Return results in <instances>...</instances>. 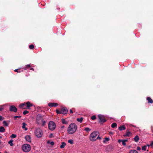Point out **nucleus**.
<instances>
[{"label": "nucleus", "mask_w": 153, "mask_h": 153, "mask_svg": "<svg viewBox=\"0 0 153 153\" xmlns=\"http://www.w3.org/2000/svg\"><path fill=\"white\" fill-rule=\"evenodd\" d=\"M129 153H138V152L135 150L132 149L130 151Z\"/></svg>", "instance_id": "obj_19"}, {"label": "nucleus", "mask_w": 153, "mask_h": 153, "mask_svg": "<svg viewBox=\"0 0 153 153\" xmlns=\"http://www.w3.org/2000/svg\"><path fill=\"white\" fill-rule=\"evenodd\" d=\"M65 145H66V143L64 142H62L61 143V144L60 145V147L61 149L64 148L65 147Z\"/></svg>", "instance_id": "obj_17"}, {"label": "nucleus", "mask_w": 153, "mask_h": 153, "mask_svg": "<svg viewBox=\"0 0 153 153\" xmlns=\"http://www.w3.org/2000/svg\"><path fill=\"white\" fill-rule=\"evenodd\" d=\"M9 109L11 111L16 112L17 111V108L14 105L10 106L9 108Z\"/></svg>", "instance_id": "obj_7"}, {"label": "nucleus", "mask_w": 153, "mask_h": 153, "mask_svg": "<svg viewBox=\"0 0 153 153\" xmlns=\"http://www.w3.org/2000/svg\"><path fill=\"white\" fill-rule=\"evenodd\" d=\"M53 137V134H51L50 135V137L51 138Z\"/></svg>", "instance_id": "obj_44"}, {"label": "nucleus", "mask_w": 153, "mask_h": 153, "mask_svg": "<svg viewBox=\"0 0 153 153\" xmlns=\"http://www.w3.org/2000/svg\"><path fill=\"white\" fill-rule=\"evenodd\" d=\"M28 113V111H24L23 112V114L24 115Z\"/></svg>", "instance_id": "obj_38"}, {"label": "nucleus", "mask_w": 153, "mask_h": 153, "mask_svg": "<svg viewBox=\"0 0 153 153\" xmlns=\"http://www.w3.org/2000/svg\"><path fill=\"white\" fill-rule=\"evenodd\" d=\"M132 126L133 127H135V126Z\"/></svg>", "instance_id": "obj_54"}, {"label": "nucleus", "mask_w": 153, "mask_h": 153, "mask_svg": "<svg viewBox=\"0 0 153 153\" xmlns=\"http://www.w3.org/2000/svg\"><path fill=\"white\" fill-rule=\"evenodd\" d=\"M13 140L11 139L8 141V143L10 144V146H12L13 145Z\"/></svg>", "instance_id": "obj_18"}, {"label": "nucleus", "mask_w": 153, "mask_h": 153, "mask_svg": "<svg viewBox=\"0 0 153 153\" xmlns=\"http://www.w3.org/2000/svg\"><path fill=\"white\" fill-rule=\"evenodd\" d=\"M99 134L97 131H93L91 133L89 137V140L91 141H95L97 140V137Z\"/></svg>", "instance_id": "obj_2"}, {"label": "nucleus", "mask_w": 153, "mask_h": 153, "mask_svg": "<svg viewBox=\"0 0 153 153\" xmlns=\"http://www.w3.org/2000/svg\"><path fill=\"white\" fill-rule=\"evenodd\" d=\"M98 117L100 120V122H105L106 121L104 116L102 115H99Z\"/></svg>", "instance_id": "obj_6"}, {"label": "nucleus", "mask_w": 153, "mask_h": 153, "mask_svg": "<svg viewBox=\"0 0 153 153\" xmlns=\"http://www.w3.org/2000/svg\"><path fill=\"white\" fill-rule=\"evenodd\" d=\"M56 113L57 114H62V111H59V110H56Z\"/></svg>", "instance_id": "obj_35"}, {"label": "nucleus", "mask_w": 153, "mask_h": 153, "mask_svg": "<svg viewBox=\"0 0 153 153\" xmlns=\"http://www.w3.org/2000/svg\"><path fill=\"white\" fill-rule=\"evenodd\" d=\"M137 149L138 151H140L141 150V148L140 147L138 146L137 148Z\"/></svg>", "instance_id": "obj_39"}, {"label": "nucleus", "mask_w": 153, "mask_h": 153, "mask_svg": "<svg viewBox=\"0 0 153 153\" xmlns=\"http://www.w3.org/2000/svg\"><path fill=\"white\" fill-rule=\"evenodd\" d=\"M18 69H15L14 70V71L15 72H17L18 71Z\"/></svg>", "instance_id": "obj_50"}, {"label": "nucleus", "mask_w": 153, "mask_h": 153, "mask_svg": "<svg viewBox=\"0 0 153 153\" xmlns=\"http://www.w3.org/2000/svg\"><path fill=\"white\" fill-rule=\"evenodd\" d=\"M64 127V126H62L61 128H63Z\"/></svg>", "instance_id": "obj_52"}, {"label": "nucleus", "mask_w": 153, "mask_h": 153, "mask_svg": "<svg viewBox=\"0 0 153 153\" xmlns=\"http://www.w3.org/2000/svg\"><path fill=\"white\" fill-rule=\"evenodd\" d=\"M25 105H26V103L25 102L23 103H22V104H20L19 105V107L21 108H22L23 109H25V108L24 107V106Z\"/></svg>", "instance_id": "obj_15"}, {"label": "nucleus", "mask_w": 153, "mask_h": 153, "mask_svg": "<svg viewBox=\"0 0 153 153\" xmlns=\"http://www.w3.org/2000/svg\"><path fill=\"white\" fill-rule=\"evenodd\" d=\"M131 134V132L129 131H127L126 132V134L125 135H124V137H127V136H129Z\"/></svg>", "instance_id": "obj_21"}, {"label": "nucleus", "mask_w": 153, "mask_h": 153, "mask_svg": "<svg viewBox=\"0 0 153 153\" xmlns=\"http://www.w3.org/2000/svg\"><path fill=\"white\" fill-rule=\"evenodd\" d=\"M151 129H152H152H153V127L152 126L151 127Z\"/></svg>", "instance_id": "obj_53"}, {"label": "nucleus", "mask_w": 153, "mask_h": 153, "mask_svg": "<svg viewBox=\"0 0 153 153\" xmlns=\"http://www.w3.org/2000/svg\"><path fill=\"white\" fill-rule=\"evenodd\" d=\"M68 142L71 144H73L74 143V141L72 139H70L68 140Z\"/></svg>", "instance_id": "obj_26"}, {"label": "nucleus", "mask_w": 153, "mask_h": 153, "mask_svg": "<svg viewBox=\"0 0 153 153\" xmlns=\"http://www.w3.org/2000/svg\"><path fill=\"white\" fill-rule=\"evenodd\" d=\"M126 129L125 126L124 125L121 126L119 127V129L120 131H122L123 130H124Z\"/></svg>", "instance_id": "obj_14"}, {"label": "nucleus", "mask_w": 153, "mask_h": 153, "mask_svg": "<svg viewBox=\"0 0 153 153\" xmlns=\"http://www.w3.org/2000/svg\"><path fill=\"white\" fill-rule=\"evenodd\" d=\"M30 67V64L27 65H26L25 67V68H24L25 69V70H26V68H29Z\"/></svg>", "instance_id": "obj_37"}, {"label": "nucleus", "mask_w": 153, "mask_h": 153, "mask_svg": "<svg viewBox=\"0 0 153 153\" xmlns=\"http://www.w3.org/2000/svg\"><path fill=\"white\" fill-rule=\"evenodd\" d=\"M0 153H1V152H0Z\"/></svg>", "instance_id": "obj_55"}, {"label": "nucleus", "mask_w": 153, "mask_h": 153, "mask_svg": "<svg viewBox=\"0 0 153 153\" xmlns=\"http://www.w3.org/2000/svg\"><path fill=\"white\" fill-rule=\"evenodd\" d=\"M97 140L99 139V140H100L101 139L102 137H100L98 136L97 137Z\"/></svg>", "instance_id": "obj_40"}, {"label": "nucleus", "mask_w": 153, "mask_h": 153, "mask_svg": "<svg viewBox=\"0 0 153 153\" xmlns=\"http://www.w3.org/2000/svg\"><path fill=\"white\" fill-rule=\"evenodd\" d=\"M117 126V124L115 123H113L111 125V127L114 128Z\"/></svg>", "instance_id": "obj_31"}, {"label": "nucleus", "mask_w": 153, "mask_h": 153, "mask_svg": "<svg viewBox=\"0 0 153 153\" xmlns=\"http://www.w3.org/2000/svg\"><path fill=\"white\" fill-rule=\"evenodd\" d=\"M147 100L149 103H152L153 102V101L149 97H148L147 98Z\"/></svg>", "instance_id": "obj_22"}, {"label": "nucleus", "mask_w": 153, "mask_h": 153, "mask_svg": "<svg viewBox=\"0 0 153 153\" xmlns=\"http://www.w3.org/2000/svg\"><path fill=\"white\" fill-rule=\"evenodd\" d=\"M84 130L87 132H88L90 131L91 130V129L89 128L86 127L84 128Z\"/></svg>", "instance_id": "obj_28"}, {"label": "nucleus", "mask_w": 153, "mask_h": 153, "mask_svg": "<svg viewBox=\"0 0 153 153\" xmlns=\"http://www.w3.org/2000/svg\"><path fill=\"white\" fill-rule=\"evenodd\" d=\"M82 120L83 118L82 117L80 118H78L77 119V121L80 122L81 123L82 122Z\"/></svg>", "instance_id": "obj_27"}, {"label": "nucleus", "mask_w": 153, "mask_h": 153, "mask_svg": "<svg viewBox=\"0 0 153 153\" xmlns=\"http://www.w3.org/2000/svg\"><path fill=\"white\" fill-rule=\"evenodd\" d=\"M5 131L4 128V127L2 126H1L0 128V132H4Z\"/></svg>", "instance_id": "obj_25"}, {"label": "nucleus", "mask_w": 153, "mask_h": 153, "mask_svg": "<svg viewBox=\"0 0 153 153\" xmlns=\"http://www.w3.org/2000/svg\"><path fill=\"white\" fill-rule=\"evenodd\" d=\"M146 146H147V148H148V149L149 148V147H150V144H148L147 145H145Z\"/></svg>", "instance_id": "obj_47"}, {"label": "nucleus", "mask_w": 153, "mask_h": 153, "mask_svg": "<svg viewBox=\"0 0 153 153\" xmlns=\"http://www.w3.org/2000/svg\"><path fill=\"white\" fill-rule=\"evenodd\" d=\"M127 141H128V140H125V139L122 140V144L124 146H126V142H127Z\"/></svg>", "instance_id": "obj_20"}, {"label": "nucleus", "mask_w": 153, "mask_h": 153, "mask_svg": "<svg viewBox=\"0 0 153 153\" xmlns=\"http://www.w3.org/2000/svg\"><path fill=\"white\" fill-rule=\"evenodd\" d=\"M109 140L110 138L109 137H106L104 140L103 142L104 143H105L106 141H108Z\"/></svg>", "instance_id": "obj_23"}, {"label": "nucleus", "mask_w": 153, "mask_h": 153, "mask_svg": "<svg viewBox=\"0 0 153 153\" xmlns=\"http://www.w3.org/2000/svg\"><path fill=\"white\" fill-rule=\"evenodd\" d=\"M77 129L76 125L74 123H72L69 125L67 131L69 134H72L74 133Z\"/></svg>", "instance_id": "obj_1"}, {"label": "nucleus", "mask_w": 153, "mask_h": 153, "mask_svg": "<svg viewBox=\"0 0 153 153\" xmlns=\"http://www.w3.org/2000/svg\"><path fill=\"white\" fill-rule=\"evenodd\" d=\"M150 147L153 149V140L151 141L150 142Z\"/></svg>", "instance_id": "obj_33"}, {"label": "nucleus", "mask_w": 153, "mask_h": 153, "mask_svg": "<svg viewBox=\"0 0 153 153\" xmlns=\"http://www.w3.org/2000/svg\"><path fill=\"white\" fill-rule=\"evenodd\" d=\"M26 105L27 108L28 109H30V107H32L33 105L30 102H27L26 103Z\"/></svg>", "instance_id": "obj_11"}, {"label": "nucleus", "mask_w": 153, "mask_h": 153, "mask_svg": "<svg viewBox=\"0 0 153 153\" xmlns=\"http://www.w3.org/2000/svg\"><path fill=\"white\" fill-rule=\"evenodd\" d=\"M23 151L25 152H28L30 151L31 147L30 145L27 144L23 145L22 146Z\"/></svg>", "instance_id": "obj_4"}, {"label": "nucleus", "mask_w": 153, "mask_h": 153, "mask_svg": "<svg viewBox=\"0 0 153 153\" xmlns=\"http://www.w3.org/2000/svg\"><path fill=\"white\" fill-rule=\"evenodd\" d=\"M48 105L49 107H56L58 106V104L56 103L50 102L48 103Z\"/></svg>", "instance_id": "obj_10"}, {"label": "nucleus", "mask_w": 153, "mask_h": 153, "mask_svg": "<svg viewBox=\"0 0 153 153\" xmlns=\"http://www.w3.org/2000/svg\"><path fill=\"white\" fill-rule=\"evenodd\" d=\"M50 144L51 145H53L54 144V143L53 141H51L50 142Z\"/></svg>", "instance_id": "obj_41"}, {"label": "nucleus", "mask_w": 153, "mask_h": 153, "mask_svg": "<svg viewBox=\"0 0 153 153\" xmlns=\"http://www.w3.org/2000/svg\"><path fill=\"white\" fill-rule=\"evenodd\" d=\"M62 122L63 124H67L68 123V121L64 119H62Z\"/></svg>", "instance_id": "obj_24"}, {"label": "nucleus", "mask_w": 153, "mask_h": 153, "mask_svg": "<svg viewBox=\"0 0 153 153\" xmlns=\"http://www.w3.org/2000/svg\"><path fill=\"white\" fill-rule=\"evenodd\" d=\"M122 140H118V141L119 143H120L121 142H122Z\"/></svg>", "instance_id": "obj_46"}, {"label": "nucleus", "mask_w": 153, "mask_h": 153, "mask_svg": "<svg viewBox=\"0 0 153 153\" xmlns=\"http://www.w3.org/2000/svg\"><path fill=\"white\" fill-rule=\"evenodd\" d=\"M70 111L71 113H73L72 111L71 110H70Z\"/></svg>", "instance_id": "obj_48"}, {"label": "nucleus", "mask_w": 153, "mask_h": 153, "mask_svg": "<svg viewBox=\"0 0 153 153\" xmlns=\"http://www.w3.org/2000/svg\"><path fill=\"white\" fill-rule=\"evenodd\" d=\"M134 139L135 142H137L139 140V137H138V136L136 135L134 138Z\"/></svg>", "instance_id": "obj_16"}, {"label": "nucleus", "mask_w": 153, "mask_h": 153, "mask_svg": "<svg viewBox=\"0 0 153 153\" xmlns=\"http://www.w3.org/2000/svg\"><path fill=\"white\" fill-rule=\"evenodd\" d=\"M29 48L30 49H33L34 48V46L33 45H31L29 46Z\"/></svg>", "instance_id": "obj_36"}, {"label": "nucleus", "mask_w": 153, "mask_h": 153, "mask_svg": "<svg viewBox=\"0 0 153 153\" xmlns=\"http://www.w3.org/2000/svg\"><path fill=\"white\" fill-rule=\"evenodd\" d=\"M30 70H33H33H34V69H33V68H30Z\"/></svg>", "instance_id": "obj_51"}, {"label": "nucleus", "mask_w": 153, "mask_h": 153, "mask_svg": "<svg viewBox=\"0 0 153 153\" xmlns=\"http://www.w3.org/2000/svg\"><path fill=\"white\" fill-rule=\"evenodd\" d=\"M34 134L38 138L41 137L43 135L42 131L40 128H36L34 131Z\"/></svg>", "instance_id": "obj_3"}, {"label": "nucleus", "mask_w": 153, "mask_h": 153, "mask_svg": "<svg viewBox=\"0 0 153 153\" xmlns=\"http://www.w3.org/2000/svg\"><path fill=\"white\" fill-rule=\"evenodd\" d=\"M3 125L6 126H8V124L7 123V122L5 121H4L3 122Z\"/></svg>", "instance_id": "obj_30"}, {"label": "nucleus", "mask_w": 153, "mask_h": 153, "mask_svg": "<svg viewBox=\"0 0 153 153\" xmlns=\"http://www.w3.org/2000/svg\"><path fill=\"white\" fill-rule=\"evenodd\" d=\"M16 137V135L14 134H12L10 136V137L12 138H15Z\"/></svg>", "instance_id": "obj_32"}, {"label": "nucleus", "mask_w": 153, "mask_h": 153, "mask_svg": "<svg viewBox=\"0 0 153 153\" xmlns=\"http://www.w3.org/2000/svg\"><path fill=\"white\" fill-rule=\"evenodd\" d=\"M21 117V116H15L14 117V119H15L16 118H17V117Z\"/></svg>", "instance_id": "obj_43"}, {"label": "nucleus", "mask_w": 153, "mask_h": 153, "mask_svg": "<svg viewBox=\"0 0 153 153\" xmlns=\"http://www.w3.org/2000/svg\"><path fill=\"white\" fill-rule=\"evenodd\" d=\"M2 119V117L0 116V120Z\"/></svg>", "instance_id": "obj_49"}, {"label": "nucleus", "mask_w": 153, "mask_h": 153, "mask_svg": "<svg viewBox=\"0 0 153 153\" xmlns=\"http://www.w3.org/2000/svg\"><path fill=\"white\" fill-rule=\"evenodd\" d=\"M42 121H43L42 117H41L37 116L36 118V121L37 123L40 124Z\"/></svg>", "instance_id": "obj_8"}, {"label": "nucleus", "mask_w": 153, "mask_h": 153, "mask_svg": "<svg viewBox=\"0 0 153 153\" xmlns=\"http://www.w3.org/2000/svg\"><path fill=\"white\" fill-rule=\"evenodd\" d=\"M25 139L27 142H31V137L30 135H26L25 137Z\"/></svg>", "instance_id": "obj_12"}, {"label": "nucleus", "mask_w": 153, "mask_h": 153, "mask_svg": "<svg viewBox=\"0 0 153 153\" xmlns=\"http://www.w3.org/2000/svg\"><path fill=\"white\" fill-rule=\"evenodd\" d=\"M91 119L93 120H95V119H96V117L95 116V115H93L92 116H91Z\"/></svg>", "instance_id": "obj_34"}, {"label": "nucleus", "mask_w": 153, "mask_h": 153, "mask_svg": "<svg viewBox=\"0 0 153 153\" xmlns=\"http://www.w3.org/2000/svg\"><path fill=\"white\" fill-rule=\"evenodd\" d=\"M48 128L51 131L54 130L56 127V125L55 123L53 121H50L48 123Z\"/></svg>", "instance_id": "obj_5"}, {"label": "nucleus", "mask_w": 153, "mask_h": 153, "mask_svg": "<svg viewBox=\"0 0 153 153\" xmlns=\"http://www.w3.org/2000/svg\"><path fill=\"white\" fill-rule=\"evenodd\" d=\"M26 125L27 124L25 123H22V128L25 131H27V128L26 127Z\"/></svg>", "instance_id": "obj_13"}, {"label": "nucleus", "mask_w": 153, "mask_h": 153, "mask_svg": "<svg viewBox=\"0 0 153 153\" xmlns=\"http://www.w3.org/2000/svg\"><path fill=\"white\" fill-rule=\"evenodd\" d=\"M62 113L63 114H66L68 111L67 108L65 107H63L62 108Z\"/></svg>", "instance_id": "obj_9"}, {"label": "nucleus", "mask_w": 153, "mask_h": 153, "mask_svg": "<svg viewBox=\"0 0 153 153\" xmlns=\"http://www.w3.org/2000/svg\"><path fill=\"white\" fill-rule=\"evenodd\" d=\"M41 122H43V125H45V121H43H43H41Z\"/></svg>", "instance_id": "obj_45"}, {"label": "nucleus", "mask_w": 153, "mask_h": 153, "mask_svg": "<svg viewBox=\"0 0 153 153\" xmlns=\"http://www.w3.org/2000/svg\"><path fill=\"white\" fill-rule=\"evenodd\" d=\"M4 109V108L2 106H1L0 107V111H2Z\"/></svg>", "instance_id": "obj_42"}, {"label": "nucleus", "mask_w": 153, "mask_h": 153, "mask_svg": "<svg viewBox=\"0 0 153 153\" xmlns=\"http://www.w3.org/2000/svg\"><path fill=\"white\" fill-rule=\"evenodd\" d=\"M147 148V146H144L142 147V149L144 151H146Z\"/></svg>", "instance_id": "obj_29"}]
</instances>
